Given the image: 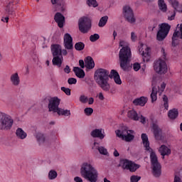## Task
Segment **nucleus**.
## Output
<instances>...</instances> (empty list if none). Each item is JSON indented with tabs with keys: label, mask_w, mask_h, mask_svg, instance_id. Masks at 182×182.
Masks as SVG:
<instances>
[{
	"label": "nucleus",
	"mask_w": 182,
	"mask_h": 182,
	"mask_svg": "<svg viewBox=\"0 0 182 182\" xmlns=\"http://www.w3.org/2000/svg\"><path fill=\"white\" fill-rule=\"evenodd\" d=\"M161 52L162 53V59L159 58L154 62V69L156 73H159V75H164L165 73H167L168 69L167 63H166V54L164 48H161Z\"/></svg>",
	"instance_id": "obj_5"
},
{
	"label": "nucleus",
	"mask_w": 182,
	"mask_h": 182,
	"mask_svg": "<svg viewBox=\"0 0 182 182\" xmlns=\"http://www.w3.org/2000/svg\"><path fill=\"white\" fill-rule=\"evenodd\" d=\"M113 36H114V39H116V36H117V33L116 32V31H114Z\"/></svg>",
	"instance_id": "obj_63"
},
{
	"label": "nucleus",
	"mask_w": 182,
	"mask_h": 182,
	"mask_svg": "<svg viewBox=\"0 0 182 182\" xmlns=\"http://www.w3.org/2000/svg\"><path fill=\"white\" fill-rule=\"evenodd\" d=\"M161 92H164V89H166V83L164 82L161 84Z\"/></svg>",
	"instance_id": "obj_62"
},
{
	"label": "nucleus",
	"mask_w": 182,
	"mask_h": 182,
	"mask_svg": "<svg viewBox=\"0 0 182 182\" xmlns=\"http://www.w3.org/2000/svg\"><path fill=\"white\" fill-rule=\"evenodd\" d=\"M119 46L122 48L119 53V66L124 72H129L133 68V64L130 63L132 50L129 47V43L124 41L119 42Z\"/></svg>",
	"instance_id": "obj_1"
},
{
	"label": "nucleus",
	"mask_w": 182,
	"mask_h": 182,
	"mask_svg": "<svg viewBox=\"0 0 182 182\" xmlns=\"http://www.w3.org/2000/svg\"><path fill=\"white\" fill-rule=\"evenodd\" d=\"M74 181H75V182H83V179H82V178H80L79 176H76L74 178Z\"/></svg>",
	"instance_id": "obj_56"
},
{
	"label": "nucleus",
	"mask_w": 182,
	"mask_h": 182,
	"mask_svg": "<svg viewBox=\"0 0 182 182\" xmlns=\"http://www.w3.org/2000/svg\"><path fill=\"white\" fill-rule=\"evenodd\" d=\"M109 74V70L103 68H100L95 73V80L104 92H109L110 90V84H109L110 75Z\"/></svg>",
	"instance_id": "obj_3"
},
{
	"label": "nucleus",
	"mask_w": 182,
	"mask_h": 182,
	"mask_svg": "<svg viewBox=\"0 0 182 182\" xmlns=\"http://www.w3.org/2000/svg\"><path fill=\"white\" fill-rule=\"evenodd\" d=\"M53 5H56V11L60 12H65V2L63 1H59V0H51Z\"/></svg>",
	"instance_id": "obj_22"
},
{
	"label": "nucleus",
	"mask_w": 182,
	"mask_h": 182,
	"mask_svg": "<svg viewBox=\"0 0 182 182\" xmlns=\"http://www.w3.org/2000/svg\"><path fill=\"white\" fill-rule=\"evenodd\" d=\"M91 136L94 138L100 139V140H103L105 139V134L102 133V129H94L91 132Z\"/></svg>",
	"instance_id": "obj_29"
},
{
	"label": "nucleus",
	"mask_w": 182,
	"mask_h": 182,
	"mask_svg": "<svg viewBox=\"0 0 182 182\" xmlns=\"http://www.w3.org/2000/svg\"><path fill=\"white\" fill-rule=\"evenodd\" d=\"M59 105H60V99L58 97H51L48 103V111L56 113L59 109Z\"/></svg>",
	"instance_id": "obj_12"
},
{
	"label": "nucleus",
	"mask_w": 182,
	"mask_h": 182,
	"mask_svg": "<svg viewBox=\"0 0 182 182\" xmlns=\"http://www.w3.org/2000/svg\"><path fill=\"white\" fill-rule=\"evenodd\" d=\"M84 113L86 116H92L93 114V108L87 107L84 109Z\"/></svg>",
	"instance_id": "obj_44"
},
{
	"label": "nucleus",
	"mask_w": 182,
	"mask_h": 182,
	"mask_svg": "<svg viewBox=\"0 0 182 182\" xmlns=\"http://www.w3.org/2000/svg\"><path fill=\"white\" fill-rule=\"evenodd\" d=\"M64 72L65 73L69 74V73L70 72V67H69V65H66L64 68Z\"/></svg>",
	"instance_id": "obj_53"
},
{
	"label": "nucleus",
	"mask_w": 182,
	"mask_h": 182,
	"mask_svg": "<svg viewBox=\"0 0 182 182\" xmlns=\"http://www.w3.org/2000/svg\"><path fill=\"white\" fill-rule=\"evenodd\" d=\"M36 138L37 139L38 143H39V144H42L45 143V136L43 134L37 133L36 134Z\"/></svg>",
	"instance_id": "obj_37"
},
{
	"label": "nucleus",
	"mask_w": 182,
	"mask_h": 182,
	"mask_svg": "<svg viewBox=\"0 0 182 182\" xmlns=\"http://www.w3.org/2000/svg\"><path fill=\"white\" fill-rule=\"evenodd\" d=\"M88 105H93L95 103V99L93 97L88 98Z\"/></svg>",
	"instance_id": "obj_57"
},
{
	"label": "nucleus",
	"mask_w": 182,
	"mask_h": 182,
	"mask_svg": "<svg viewBox=\"0 0 182 182\" xmlns=\"http://www.w3.org/2000/svg\"><path fill=\"white\" fill-rule=\"evenodd\" d=\"M14 126L12 117L0 112V130H11Z\"/></svg>",
	"instance_id": "obj_6"
},
{
	"label": "nucleus",
	"mask_w": 182,
	"mask_h": 182,
	"mask_svg": "<svg viewBox=\"0 0 182 182\" xmlns=\"http://www.w3.org/2000/svg\"><path fill=\"white\" fill-rule=\"evenodd\" d=\"M141 138L142 144L146 151L150 153L151 164L152 166L153 174L155 177H160L161 176V165L159 163L157 155L156 152L153 151V149L150 147V141H149V136L146 134H141Z\"/></svg>",
	"instance_id": "obj_2"
},
{
	"label": "nucleus",
	"mask_w": 182,
	"mask_h": 182,
	"mask_svg": "<svg viewBox=\"0 0 182 182\" xmlns=\"http://www.w3.org/2000/svg\"><path fill=\"white\" fill-rule=\"evenodd\" d=\"M119 166L123 170H129L131 173H134V171L140 168V165L134 164L129 159H121Z\"/></svg>",
	"instance_id": "obj_9"
},
{
	"label": "nucleus",
	"mask_w": 182,
	"mask_h": 182,
	"mask_svg": "<svg viewBox=\"0 0 182 182\" xmlns=\"http://www.w3.org/2000/svg\"><path fill=\"white\" fill-rule=\"evenodd\" d=\"M108 19L109 17L107 16L102 17L99 21L98 26H100V28H103V26H105L106 23H107Z\"/></svg>",
	"instance_id": "obj_38"
},
{
	"label": "nucleus",
	"mask_w": 182,
	"mask_h": 182,
	"mask_svg": "<svg viewBox=\"0 0 182 182\" xmlns=\"http://www.w3.org/2000/svg\"><path fill=\"white\" fill-rule=\"evenodd\" d=\"M151 129L156 140H161L163 130L161 128H160V127H159V124L156 123H153Z\"/></svg>",
	"instance_id": "obj_16"
},
{
	"label": "nucleus",
	"mask_w": 182,
	"mask_h": 182,
	"mask_svg": "<svg viewBox=\"0 0 182 182\" xmlns=\"http://www.w3.org/2000/svg\"><path fill=\"white\" fill-rule=\"evenodd\" d=\"M63 55V56H66L68 55V50L65 49L62 50L61 49V56Z\"/></svg>",
	"instance_id": "obj_59"
},
{
	"label": "nucleus",
	"mask_w": 182,
	"mask_h": 182,
	"mask_svg": "<svg viewBox=\"0 0 182 182\" xmlns=\"http://www.w3.org/2000/svg\"><path fill=\"white\" fill-rule=\"evenodd\" d=\"M16 136L21 140H25V138L28 136V134H26V132H25L22 128H18L16 130Z\"/></svg>",
	"instance_id": "obj_30"
},
{
	"label": "nucleus",
	"mask_w": 182,
	"mask_h": 182,
	"mask_svg": "<svg viewBox=\"0 0 182 182\" xmlns=\"http://www.w3.org/2000/svg\"><path fill=\"white\" fill-rule=\"evenodd\" d=\"M136 39H137V36L136 35V33L134 32H132L131 33V41H132V42H136Z\"/></svg>",
	"instance_id": "obj_50"
},
{
	"label": "nucleus",
	"mask_w": 182,
	"mask_h": 182,
	"mask_svg": "<svg viewBox=\"0 0 182 182\" xmlns=\"http://www.w3.org/2000/svg\"><path fill=\"white\" fill-rule=\"evenodd\" d=\"M80 173L82 177L89 182H97L99 173L90 164L84 163L82 165Z\"/></svg>",
	"instance_id": "obj_4"
},
{
	"label": "nucleus",
	"mask_w": 182,
	"mask_h": 182,
	"mask_svg": "<svg viewBox=\"0 0 182 182\" xmlns=\"http://www.w3.org/2000/svg\"><path fill=\"white\" fill-rule=\"evenodd\" d=\"M53 66H58V68H60L62 66V63H63V57L62 55H55L52 60Z\"/></svg>",
	"instance_id": "obj_26"
},
{
	"label": "nucleus",
	"mask_w": 182,
	"mask_h": 182,
	"mask_svg": "<svg viewBox=\"0 0 182 182\" xmlns=\"http://www.w3.org/2000/svg\"><path fill=\"white\" fill-rule=\"evenodd\" d=\"M79 65L80 66L81 69H85V61L83 60H79Z\"/></svg>",
	"instance_id": "obj_51"
},
{
	"label": "nucleus",
	"mask_w": 182,
	"mask_h": 182,
	"mask_svg": "<svg viewBox=\"0 0 182 182\" xmlns=\"http://www.w3.org/2000/svg\"><path fill=\"white\" fill-rule=\"evenodd\" d=\"M100 36L97 33H95L94 35H91L90 36V42H96V41H98L100 39Z\"/></svg>",
	"instance_id": "obj_43"
},
{
	"label": "nucleus",
	"mask_w": 182,
	"mask_h": 182,
	"mask_svg": "<svg viewBox=\"0 0 182 182\" xmlns=\"http://www.w3.org/2000/svg\"><path fill=\"white\" fill-rule=\"evenodd\" d=\"M158 6L161 12H167V4L164 0H158Z\"/></svg>",
	"instance_id": "obj_35"
},
{
	"label": "nucleus",
	"mask_w": 182,
	"mask_h": 182,
	"mask_svg": "<svg viewBox=\"0 0 182 182\" xmlns=\"http://www.w3.org/2000/svg\"><path fill=\"white\" fill-rule=\"evenodd\" d=\"M68 85H76V83H77V80H76V78L70 77L68 80Z\"/></svg>",
	"instance_id": "obj_49"
},
{
	"label": "nucleus",
	"mask_w": 182,
	"mask_h": 182,
	"mask_svg": "<svg viewBox=\"0 0 182 182\" xmlns=\"http://www.w3.org/2000/svg\"><path fill=\"white\" fill-rule=\"evenodd\" d=\"M127 116L129 119H131V120H134L135 122H137V120L140 119V117H139V114H137V112H136L134 109L129 110L127 113Z\"/></svg>",
	"instance_id": "obj_32"
},
{
	"label": "nucleus",
	"mask_w": 182,
	"mask_h": 182,
	"mask_svg": "<svg viewBox=\"0 0 182 182\" xmlns=\"http://www.w3.org/2000/svg\"><path fill=\"white\" fill-rule=\"evenodd\" d=\"M98 98L100 100H105V96L103 95V93L100 92L98 95Z\"/></svg>",
	"instance_id": "obj_58"
},
{
	"label": "nucleus",
	"mask_w": 182,
	"mask_h": 182,
	"mask_svg": "<svg viewBox=\"0 0 182 182\" xmlns=\"http://www.w3.org/2000/svg\"><path fill=\"white\" fill-rule=\"evenodd\" d=\"M104 182H110V181L108 180L107 178H104Z\"/></svg>",
	"instance_id": "obj_64"
},
{
	"label": "nucleus",
	"mask_w": 182,
	"mask_h": 182,
	"mask_svg": "<svg viewBox=\"0 0 182 182\" xmlns=\"http://www.w3.org/2000/svg\"><path fill=\"white\" fill-rule=\"evenodd\" d=\"M58 177V172L55 170H50L48 172V178L49 180H55Z\"/></svg>",
	"instance_id": "obj_39"
},
{
	"label": "nucleus",
	"mask_w": 182,
	"mask_h": 182,
	"mask_svg": "<svg viewBox=\"0 0 182 182\" xmlns=\"http://www.w3.org/2000/svg\"><path fill=\"white\" fill-rule=\"evenodd\" d=\"M148 100L146 97H140L134 100L132 103L134 106H141V107H143L146 106Z\"/></svg>",
	"instance_id": "obj_18"
},
{
	"label": "nucleus",
	"mask_w": 182,
	"mask_h": 182,
	"mask_svg": "<svg viewBox=\"0 0 182 182\" xmlns=\"http://www.w3.org/2000/svg\"><path fill=\"white\" fill-rule=\"evenodd\" d=\"M54 20L58 23V28H63V25H65V16L63 14L58 12L54 16Z\"/></svg>",
	"instance_id": "obj_17"
},
{
	"label": "nucleus",
	"mask_w": 182,
	"mask_h": 182,
	"mask_svg": "<svg viewBox=\"0 0 182 182\" xmlns=\"http://www.w3.org/2000/svg\"><path fill=\"white\" fill-rule=\"evenodd\" d=\"M169 4H171L175 11L182 14V4H180L177 0H169Z\"/></svg>",
	"instance_id": "obj_27"
},
{
	"label": "nucleus",
	"mask_w": 182,
	"mask_h": 182,
	"mask_svg": "<svg viewBox=\"0 0 182 182\" xmlns=\"http://www.w3.org/2000/svg\"><path fill=\"white\" fill-rule=\"evenodd\" d=\"M124 16L129 22V23H134L136 22V18H134V14H133V10L129 6H125L123 8Z\"/></svg>",
	"instance_id": "obj_13"
},
{
	"label": "nucleus",
	"mask_w": 182,
	"mask_h": 182,
	"mask_svg": "<svg viewBox=\"0 0 182 182\" xmlns=\"http://www.w3.org/2000/svg\"><path fill=\"white\" fill-rule=\"evenodd\" d=\"M159 153H161L162 159H164V156H170L171 154V149L166 145H161L159 148Z\"/></svg>",
	"instance_id": "obj_25"
},
{
	"label": "nucleus",
	"mask_w": 182,
	"mask_h": 182,
	"mask_svg": "<svg viewBox=\"0 0 182 182\" xmlns=\"http://www.w3.org/2000/svg\"><path fill=\"white\" fill-rule=\"evenodd\" d=\"M55 113H57L58 116H70V110L62 108H58Z\"/></svg>",
	"instance_id": "obj_36"
},
{
	"label": "nucleus",
	"mask_w": 182,
	"mask_h": 182,
	"mask_svg": "<svg viewBox=\"0 0 182 182\" xmlns=\"http://www.w3.org/2000/svg\"><path fill=\"white\" fill-rule=\"evenodd\" d=\"M5 11L8 15L11 16H16V13L15 12V9H14V3L9 2L5 8Z\"/></svg>",
	"instance_id": "obj_23"
},
{
	"label": "nucleus",
	"mask_w": 182,
	"mask_h": 182,
	"mask_svg": "<svg viewBox=\"0 0 182 182\" xmlns=\"http://www.w3.org/2000/svg\"><path fill=\"white\" fill-rule=\"evenodd\" d=\"M152 85H154V82H152ZM159 90V87L156 86L152 87V92L151 93V102L154 103V102H156L157 100V92Z\"/></svg>",
	"instance_id": "obj_33"
},
{
	"label": "nucleus",
	"mask_w": 182,
	"mask_h": 182,
	"mask_svg": "<svg viewBox=\"0 0 182 182\" xmlns=\"http://www.w3.org/2000/svg\"><path fill=\"white\" fill-rule=\"evenodd\" d=\"M139 52L143 56L144 60H149V58H150V48L147 46L141 44L139 47Z\"/></svg>",
	"instance_id": "obj_15"
},
{
	"label": "nucleus",
	"mask_w": 182,
	"mask_h": 182,
	"mask_svg": "<svg viewBox=\"0 0 182 182\" xmlns=\"http://www.w3.org/2000/svg\"><path fill=\"white\" fill-rule=\"evenodd\" d=\"M173 182H182L181 181V178H180V177H178L177 176H175L174 181Z\"/></svg>",
	"instance_id": "obj_60"
},
{
	"label": "nucleus",
	"mask_w": 182,
	"mask_h": 182,
	"mask_svg": "<svg viewBox=\"0 0 182 182\" xmlns=\"http://www.w3.org/2000/svg\"><path fill=\"white\" fill-rule=\"evenodd\" d=\"M170 29H171V26H170L167 23H163L160 26V29L157 32L156 39L161 42V41H164L166 38H167V35H168V32H170Z\"/></svg>",
	"instance_id": "obj_8"
},
{
	"label": "nucleus",
	"mask_w": 182,
	"mask_h": 182,
	"mask_svg": "<svg viewBox=\"0 0 182 182\" xmlns=\"http://www.w3.org/2000/svg\"><path fill=\"white\" fill-rule=\"evenodd\" d=\"M1 21L2 22H6V23H8V22H9V16L2 17L1 18Z\"/></svg>",
	"instance_id": "obj_55"
},
{
	"label": "nucleus",
	"mask_w": 182,
	"mask_h": 182,
	"mask_svg": "<svg viewBox=\"0 0 182 182\" xmlns=\"http://www.w3.org/2000/svg\"><path fill=\"white\" fill-rule=\"evenodd\" d=\"M79 100L81 103L85 104L87 102L88 98L87 96L82 95L80 96Z\"/></svg>",
	"instance_id": "obj_48"
},
{
	"label": "nucleus",
	"mask_w": 182,
	"mask_h": 182,
	"mask_svg": "<svg viewBox=\"0 0 182 182\" xmlns=\"http://www.w3.org/2000/svg\"><path fill=\"white\" fill-rule=\"evenodd\" d=\"M78 26L82 33H87L92 29V20L87 17H82L79 19Z\"/></svg>",
	"instance_id": "obj_7"
},
{
	"label": "nucleus",
	"mask_w": 182,
	"mask_h": 182,
	"mask_svg": "<svg viewBox=\"0 0 182 182\" xmlns=\"http://www.w3.org/2000/svg\"><path fill=\"white\" fill-rule=\"evenodd\" d=\"M163 102L165 110H168V98L167 97L166 95H164Z\"/></svg>",
	"instance_id": "obj_41"
},
{
	"label": "nucleus",
	"mask_w": 182,
	"mask_h": 182,
	"mask_svg": "<svg viewBox=\"0 0 182 182\" xmlns=\"http://www.w3.org/2000/svg\"><path fill=\"white\" fill-rule=\"evenodd\" d=\"M140 122L142 123V124H146V117H144L143 115H141Z\"/></svg>",
	"instance_id": "obj_54"
},
{
	"label": "nucleus",
	"mask_w": 182,
	"mask_h": 182,
	"mask_svg": "<svg viewBox=\"0 0 182 182\" xmlns=\"http://www.w3.org/2000/svg\"><path fill=\"white\" fill-rule=\"evenodd\" d=\"M75 50H83L85 49V43L83 42H78L75 44Z\"/></svg>",
	"instance_id": "obj_40"
},
{
	"label": "nucleus",
	"mask_w": 182,
	"mask_h": 182,
	"mask_svg": "<svg viewBox=\"0 0 182 182\" xmlns=\"http://www.w3.org/2000/svg\"><path fill=\"white\" fill-rule=\"evenodd\" d=\"M85 68L87 69H93L95 68V61L93 58L90 56H87L85 59Z\"/></svg>",
	"instance_id": "obj_28"
},
{
	"label": "nucleus",
	"mask_w": 182,
	"mask_h": 182,
	"mask_svg": "<svg viewBox=\"0 0 182 182\" xmlns=\"http://www.w3.org/2000/svg\"><path fill=\"white\" fill-rule=\"evenodd\" d=\"M168 116L169 119H171L172 120L177 119V117H178V110L176 108L169 110L168 113Z\"/></svg>",
	"instance_id": "obj_34"
},
{
	"label": "nucleus",
	"mask_w": 182,
	"mask_h": 182,
	"mask_svg": "<svg viewBox=\"0 0 182 182\" xmlns=\"http://www.w3.org/2000/svg\"><path fill=\"white\" fill-rule=\"evenodd\" d=\"M132 68L135 72H139V70H140V68H141V66L140 65V63H134L132 65Z\"/></svg>",
	"instance_id": "obj_47"
},
{
	"label": "nucleus",
	"mask_w": 182,
	"mask_h": 182,
	"mask_svg": "<svg viewBox=\"0 0 182 182\" xmlns=\"http://www.w3.org/2000/svg\"><path fill=\"white\" fill-rule=\"evenodd\" d=\"M114 157H119V156H120V154H119V151H117V149H114Z\"/></svg>",
	"instance_id": "obj_61"
},
{
	"label": "nucleus",
	"mask_w": 182,
	"mask_h": 182,
	"mask_svg": "<svg viewBox=\"0 0 182 182\" xmlns=\"http://www.w3.org/2000/svg\"><path fill=\"white\" fill-rule=\"evenodd\" d=\"M10 82L13 86H19L21 84V78L19 77V74H18V73L11 74L10 76Z\"/></svg>",
	"instance_id": "obj_21"
},
{
	"label": "nucleus",
	"mask_w": 182,
	"mask_h": 182,
	"mask_svg": "<svg viewBox=\"0 0 182 182\" xmlns=\"http://www.w3.org/2000/svg\"><path fill=\"white\" fill-rule=\"evenodd\" d=\"M93 150H98L99 153L102 154V156H107L109 152H107V149L104 146H99V143L95 142L94 146H92Z\"/></svg>",
	"instance_id": "obj_24"
},
{
	"label": "nucleus",
	"mask_w": 182,
	"mask_h": 182,
	"mask_svg": "<svg viewBox=\"0 0 182 182\" xmlns=\"http://www.w3.org/2000/svg\"><path fill=\"white\" fill-rule=\"evenodd\" d=\"M117 136L125 140V141H132L134 139V136L130 133H133V131H129L126 128H122L115 132Z\"/></svg>",
	"instance_id": "obj_10"
},
{
	"label": "nucleus",
	"mask_w": 182,
	"mask_h": 182,
	"mask_svg": "<svg viewBox=\"0 0 182 182\" xmlns=\"http://www.w3.org/2000/svg\"><path fill=\"white\" fill-rule=\"evenodd\" d=\"M51 52L53 56H61L62 55V46L59 44L51 45Z\"/></svg>",
	"instance_id": "obj_19"
},
{
	"label": "nucleus",
	"mask_w": 182,
	"mask_h": 182,
	"mask_svg": "<svg viewBox=\"0 0 182 182\" xmlns=\"http://www.w3.org/2000/svg\"><path fill=\"white\" fill-rule=\"evenodd\" d=\"M172 36V46H177L180 43V39H182V23L178 24Z\"/></svg>",
	"instance_id": "obj_11"
},
{
	"label": "nucleus",
	"mask_w": 182,
	"mask_h": 182,
	"mask_svg": "<svg viewBox=\"0 0 182 182\" xmlns=\"http://www.w3.org/2000/svg\"><path fill=\"white\" fill-rule=\"evenodd\" d=\"M61 90H62V92H64V93H65V95H67V96H70V95H71L70 88L62 87Z\"/></svg>",
	"instance_id": "obj_46"
},
{
	"label": "nucleus",
	"mask_w": 182,
	"mask_h": 182,
	"mask_svg": "<svg viewBox=\"0 0 182 182\" xmlns=\"http://www.w3.org/2000/svg\"><path fill=\"white\" fill-rule=\"evenodd\" d=\"M109 77L110 79H114V81L117 85H122V79H120V75L116 70H111Z\"/></svg>",
	"instance_id": "obj_20"
},
{
	"label": "nucleus",
	"mask_w": 182,
	"mask_h": 182,
	"mask_svg": "<svg viewBox=\"0 0 182 182\" xmlns=\"http://www.w3.org/2000/svg\"><path fill=\"white\" fill-rule=\"evenodd\" d=\"M73 72L75 73L77 77H79L80 79H83L85 76V70L79 67H74Z\"/></svg>",
	"instance_id": "obj_31"
},
{
	"label": "nucleus",
	"mask_w": 182,
	"mask_h": 182,
	"mask_svg": "<svg viewBox=\"0 0 182 182\" xmlns=\"http://www.w3.org/2000/svg\"><path fill=\"white\" fill-rule=\"evenodd\" d=\"M141 179V177L136 175H133L130 178L131 182H139Z\"/></svg>",
	"instance_id": "obj_45"
},
{
	"label": "nucleus",
	"mask_w": 182,
	"mask_h": 182,
	"mask_svg": "<svg viewBox=\"0 0 182 182\" xmlns=\"http://www.w3.org/2000/svg\"><path fill=\"white\" fill-rule=\"evenodd\" d=\"M87 4L88 6H93V8L97 7V1L96 0H87Z\"/></svg>",
	"instance_id": "obj_42"
},
{
	"label": "nucleus",
	"mask_w": 182,
	"mask_h": 182,
	"mask_svg": "<svg viewBox=\"0 0 182 182\" xmlns=\"http://www.w3.org/2000/svg\"><path fill=\"white\" fill-rule=\"evenodd\" d=\"M174 18H176V11H173V14L168 17V21H174Z\"/></svg>",
	"instance_id": "obj_52"
},
{
	"label": "nucleus",
	"mask_w": 182,
	"mask_h": 182,
	"mask_svg": "<svg viewBox=\"0 0 182 182\" xmlns=\"http://www.w3.org/2000/svg\"><path fill=\"white\" fill-rule=\"evenodd\" d=\"M63 45L65 49L68 50H72L73 49V38L69 33H65L63 37Z\"/></svg>",
	"instance_id": "obj_14"
}]
</instances>
